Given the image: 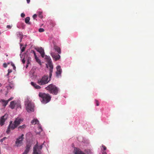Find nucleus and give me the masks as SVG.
Here are the masks:
<instances>
[{
    "label": "nucleus",
    "mask_w": 154,
    "mask_h": 154,
    "mask_svg": "<svg viewBox=\"0 0 154 154\" xmlns=\"http://www.w3.org/2000/svg\"><path fill=\"white\" fill-rule=\"evenodd\" d=\"M47 59V61L49 67V77L48 75H44L42 78L38 79L37 80V84L38 85H42L48 84L51 80L52 73L53 72L54 68L53 65L52 63V61L50 56L46 55Z\"/></svg>",
    "instance_id": "1"
},
{
    "label": "nucleus",
    "mask_w": 154,
    "mask_h": 154,
    "mask_svg": "<svg viewBox=\"0 0 154 154\" xmlns=\"http://www.w3.org/2000/svg\"><path fill=\"white\" fill-rule=\"evenodd\" d=\"M23 120L22 119L17 117L16 118L14 121L13 123H12V121L10 122V124L8 125V129L6 131V132L7 134H9L11 131V130H14L15 128H16L22 122Z\"/></svg>",
    "instance_id": "2"
},
{
    "label": "nucleus",
    "mask_w": 154,
    "mask_h": 154,
    "mask_svg": "<svg viewBox=\"0 0 154 154\" xmlns=\"http://www.w3.org/2000/svg\"><path fill=\"white\" fill-rule=\"evenodd\" d=\"M46 90L48 91L49 92L54 95H57L59 91V88L53 84L48 85L47 87L45 88Z\"/></svg>",
    "instance_id": "3"
},
{
    "label": "nucleus",
    "mask_w": 154,
    "mask_h": 154,
    "mask_svg": "<svg viewBox=\"0 0 154 154\" xmlns=\"http://www.w3.org/2000/svg\"><path fill=\"white\" fill-rule=\"evenodd\" d=\"M39 96L41 98V102L43 103H48L51 100V96L48 94L39 93Z\"/></svg>",
    "instance_id": "4"
},
{
    "label": "nucleus",
    "mask_w": 154,
    "mask_h": 154,
    "mask_svg": "<svg viewBox=\"0 0 154 154\" xmlns=\"http://www.w3.org/2000/svg\"><path fill=\"white\" fill-rule=\"evenodd\" d=\"M43 145H41L38 146V142L33 147V150L32 154H42L41 150L43 147Z\"/></svg>",
    "instance_id": "5"
},
{
    "label": "nucleus",
    "mask_w": 154,
    "mask_h": 154,
    "mask_svg": "<svg viewBox=\"0 0 154 154\" xmlns=\"http://www.w3.org/2000/svg\"><path fill=\"white\" fill-rule=\"evenodd\" d=\"M9 106L12 109H14L15 108H16L17 109L19 108H20L21 107L20 103L19 101H16V100L11 101Z\"/></svg>",
    "instance_id": "6"
},
{
    "label": "nucleus",
    "mask_w": 154,
    "mask_h": 154,
    "mask_svg": "<svg viewBox=\"0 0 154 154\" xmlns=\"http://www.w3.org/2000/svg\"><path fill=\"white\" fill-rule=\"evenodd\" d=\"M24 135L22 134L21 136L17 138L15 141V146L17 147H20L23 144V140L24 139Z\"/></svg>",
    "instance_id": "7"
},
{
    "label": "nucleus",
    "mask_w": 154,
    "mask_h": 154,
    "mask_svg": "<svg viewBox=\"0 0 154 154\" xmlns=\"http://www.w3.org/2000/svg\"><path fill=\"white\" fill-rule=\"evenodd\" d=\"M26 109L27 112H30L34 111V103L30 102H28L26 104Z\"/></svg>",
    "instance_id": "8"
},
{
    "label": "nucleus",
    "mask_w": 154,
    "mask_h": 154,
    "mask_svg": "<svg viewBox=\"0 0 154 154\" xmlns=\"http://www.w3.org/2000/svg\"><path fill=\"white\" fill-rule=\"evenodd\" d=\"M8 117V115L5 114L0 118V125L2 126L4 125L5 122Z\"/></svg>",
    "instance_id": "9"
},
{
    "label": "nucleus",
    "mask_w": 154,
    "mask_h": 154,
    "mask_svg": "<svg viewBox=\"0 0 154 154\" xmlns=\"http://www.w3.org/2000/svg\"><path fill=\"white\" fill-rule=\"evenodd\" d=\"M51 55L52 58L55 61L58 60L60 58V56L59 54H57L54 52H51Z\"/></svg>",
    "instance_id": "10"
},
{
    "label": "nucleus",
    "mask_w": 154,
    "mask_h": 154,
    "mask_svg": "<svg viewBox=\"0 0 154 154\" xmlns=\"http://www.w3.org/2000/svg\"><path fill=\"white\" fill-rule=\"evenodd\" d=\"M0 103L1 105H2V107L5 108L8 104L7 100H5L3 99H0Z\"/></svg>",
    "instance_id": "11"
},
{
    "label": "nucleus",
    "mask_w": 154,
    "mask_h": 154,
    "mask_svg": "<svg viewBox=\"0 0 154 154\" xmlns=\"http://www.w3.org/2000/svg\"><path fill=\"white\" fill-rule=\"evenodd\" d=\"M57 71L56 72V75L57 76H59L62 73V69L61 68V66H58L56 67Z\"/></svg>",
    "instance_id": "12"
},
{
    "label": "nucleus",
    "mask_w": 154,
    "mask_h": 154,
    "mask_svg": "<svg viewBox=\"0 0 154 154\" xmlns=\"http://www.w3.org/2000/svg\"><path fill=\"white\" fill-rule=\"evenodd\" d=\"M74 154H85L84 153L82 152L81 151L80 149H78L77 148L75 147L73 151Z\"/></svg>",
    "instance_id": "13"
},
{
    "label": "nucleus",
    "mask_w": 154,
    "mask_h": 154,
    "mask_svg": "<svg viewBox=\"0 0 154 154\" xmlns=\"http://www.w3.org/2000/svg\"><path fill=\"white\" fill-rule=\"evenodd\" d=\"M31 146L30 144H27L26 147V149L24 150L23 154H27L30 150V148Z\"/></svg>",
    "instance_id": "14"
},
{
    "label": "nucleus",
    "mask_w": 154,
    "mask_h": 154,
    "mask_svg": "<svg viewBox=\"0 0 154 154\" xmlns=\"http://www.w3.org/2000/svg\"><path fill=\"white\" fill-rule=\"evenodd\" d=\"M37 51L40 54L42 57H44L45 54L44 50L42 47H41L38 49Z\"/></svg>",
    "instance_id": "15"
},
{
    "label": "nucleus",
    "mask_w": 154,
    "mask_h": 154,
    "mask_svg": "<svg viewBox=\"0 0 154 154\" xmlns=\"http://www.w3.org/2000/svg\"><path fill=\"white\" fill-rule=\"evenodd\" d=\"M31 84L33 86V87L36 89H40L41 88L40 86L37 85V84H36V83L34 82H31Z\"/></svg>",
    "instance_id": "16"
},
{
    "label": "nucleus",
    "mask_w": 154,
    "mask_h": 154,
    "mask_svg": "<svg viewBox=\"0 0 154 154\" xmlns=\"http://www.w3.org/2000/svg\"><path fill=\"white\" fill-rule=\"evenodd\" d=\"M31 84L33 86V87L36 89H40L41 88L40 86L37 85V84H36V83L34 82H31Z\"/></svg>",
    "instance_id": "17"
},
{
    "label": "nucleus",
    "mask_w": 154,
    "mask_h": 154,
    "mask_svg": "<svg viewBox=\"0 0 154 154\" xmlns=\"http://www.w3.org/2000/svg\"><path fill=\"white\" fill-rule=\"evenodd\" d=\"M54 49L57 51L59 54L61 53V50L59 47L56 45H54Z\"/></svg>",
    "instance_id": "18"
},
{
    "label": "nucleus",
    "mask_w": 154,
    "mask_h": 154,
    "mask_svg": "<svg viewBox=\"0 0 154 154\" xmlns=\"http://www.w3.org/2000/svg\"><path fill=\"white\" fill-rule=\"evenodd\" d=\"M33 53L34 54V55L35 56V59L36 60V61L38 62V63H39L40 65H41V62L40 60L38 58V57H37L36 54L35 52L34 51H33Z\"/></svg>",
    "instance_id": "19"
},
{
    "label": "nucleus",
    "mask_w": 154,
    "mask_h": 154,
    "mask_svg": "<svg viewBox=\"0 0 154 154\" xmlns=\"http://www.w3.org/2000/svg\"><path fill=\"white\" fill-rule=\"evenodd\" d=\"M16 34L18 37H20V42H21L22 41V39L23 37L22 32H16Z\"/></svg>",
    "instance_id": "20"
},
{
    "label": "nucleus",
    "mask_w": 154,
    "mask_h": 154,
    "mask_svg": "<svg viewBox=\"0 0 154 154\" xmlns=\"http://www.w3.org/2000/svg\"><path fill=\"white\" fill-rule=\"evenodd\" d=\"M39 121L37 119H34L31 121V123L32 124H38L39 123Z\"/></svg>",
    "instance_id": "21"
},
{
    "label": "nucleus",
    "mask_w": 154,
    "mask_h": 154,
    "mask_svg": "<svg viewBox=\"0 0 154 154\" xmlns=\"http://www.w3.org/2000/svg\"><path fill=\"white\" fill-rule=\"evenodd\" d=\"M26 127V126L25 124H24L22 126H20L18 128V130H22L23 129L25 128Z\"/></svg>",
    "instance_id": "22"
},
{
    "label": "nucleus",
    "mask_w": 154,
    "mask_h": 154,
    "mask_svg": "<svg viewBox=\"0 0 154 154\" xmlns=\"http://www.w3.org/2000/svg\"><path fill=\"white\" fill-rule=\"evenodd\" d=\"M30 20V18L29 17H27L25 19V22L27 23L30 24V23H29Z\"/></svg>",
    "instance_id": "23"
},
{
    "label": "nucleus",
    "mask_w": 154,
    "mask_h": 154,
    "mask_svg": "<svg viewBox=\"0 0 154 154\" xmlns=\"http://www.w3.org/2000/svg\"><path fill=\"white\" fill-rule=\"evenodd\" d=\"M52 27H54L56 25L55 23L53 21H51L50 23Z\"/></svg>",
    "instance_id": "24"
},
{
    "label": "nucleus",
    "mask_w": 154,
    "mask_h": 154,
    "mask_svg": "<svg viewBox=\"0 0 154 154\" xmlns=\"http://www.w3.org/2000/svg\"><path fill=\"white\" fill-rule=\"evenodd\" d=\"M38 31L40 32H42L45 31V30L43 28H40L38 29Z\"/></svg>",
    "instance_id": "25"
},
{
    "label": "nucleus",
    "mask_w": 154,
    "mask_h": 154,
    "mask_svg": "<svg viewBox=\"0 0 154 154\" xmlns=\"http://www.w3.org/2000/svg\"><path fill=\"white\" fill-rule=\"evenodd\" d=\"M30 61L27 60V64L26 65V68H27V67L28 66V65L30 64Z\"/></svg>",
    "instance_id": "26"
},
{
    "label": "nucleus",
    "mask_w": 154,
    "mask_h": 154,
    "mask_svg": "<svg viewBox=\"0 0 154 154\" xmlns=\"http://www.w3.org/2000/svg\"><path fill=\"white\" fill-rule=\"evenodd\" d=\"M95 101H96V106H99V102L98 100H95Z\"/></svg>",
    "instance_id": "27"
},
{
    "label": "nucleus",
    "mask_w": 154,
    "mask_h": 154,
    "mask_svg": "<svg viewBox=\"0 0 154 154\" xmlns=\"http://www.w3.org/2000/svg\"><path fill=\"white\" fill-rule=\"evenodd\" d=\"M37 17V15L36 14H34L33 15L32 17L34 19H35Z\"/></svg>",
    "instance_id": "28"
},
{
    "label": "nucleus",
    "mask_w": 154,
    "mask_h": 154,
    "mask_svg": "<svg viewBox=\"0 0 154 154\" xmlns=\"http://www.w3.org/2000/svg\"><path fill=\"white\" fill-rule=\"evenodd\" d=\"M102 147L103 148V150H105L106 149V147L105 146H104V145H102Z\"/></svg>",
    "instance_id": "29"
},
{
    "label": "nucleus",
    "mask_w": 154,
    "mask_h": 154,
    "mask_svg": "<svg viewBox=\"0 0 154 154\" xmlns=\"http://www.w3.org/2000/svg\"><path fill=\"white\" fill-rule=\"evenodd\" d=\"M13 99V97H11L8 100H7L8 103L9 102V101H10V100H12Z\"/></svg>",
    "instance_id": "30"
},
{
    "label": "nucleus",
    "mask_w": 154,
    "mask_h": 154,
    "mask_svg": "<svg viewBox=\"0 0 154 154\" xmlns=\"http://www.w3.org/2000/svg\"><path fill=\"white\" fill-rule=\"evenodd\" d=\"M7 66L6 63H4L3 64V66L5 68H6L7 67Z\"/></svg>",
    "instance_id": "31"
},
{
    "label": "nucleus",
    "mask_w": 154,
    "mask_h": 154,
    "mask_svg": "<svg viewBox=\"0 0 154 154\" xmlns=\"http://www.w3.org/2000/svg\"><path fill=\"white\" fill-rule=\"evenodd\" d=\"M25 47H23L21 49L22 52H24L25 50Z\"/></svg>",
    "instance_id": "32"
},
{
    "label": "nucleus",
    "mask_w": 154,
    "mask_h": 154,
    "mask_svg": "<svg viewBox=\"0 0 154 154\" xmlns=\"http://www.w3.org/2000/svg\"><path fill=\"white\" fill-rule=\"evenodd\" d=\"M11 27L12 26H11L10 25H7V28L10 29H11Z\"/></svg>",
    "instance_id": "33"
},
{
    "label": "nucleus",
    "mask_w": 154,
    "mask_h": 154,
    "mask_svg": "<svg viewBox=\"0 0 154 154\" xmlns=\"http://www.w3.org/2000/svg\"><path fill=\"white\" fill-rule=\"evenodd\" d=\"M21 17H24L25 16V14L24 13H22L21 15Z\"/></svg>",
    "instance_id": "34"
},
{
    "label": "nucleus",
    "mask_w": 154,
    "mask_h": 154,
    "mask_svg": "<svg viewBox=\"0 0 154 154\" xmlns=\"http://www.w3.org/2000/svg\"><path fill=\"white\" fill-rule=\"evenodd\" d=\"M22 62L23 63V64H24L25 62V60L24 59V58H23L22 59Z\"/></svg>",
    "instance_id": "35"
},
{
    "label": "nucleus",
    "mask_w": 154,
    "mask_h": 154,
    "mask_svg": "<svg viewBox=\"0 0 154 154\" xmlns=\"http://www.w3.org/2000/svg\"><path fill=\"white\" fill-rule=\"evenodd\" d=\"M12 70L11 69H8V73H11L12 72Z\"/></svg>",
    "instance_id": "36"
},
{
    "label": "nucleus",
    "mask_w": 154,
    "mask_h": 154,
    "mask_svg": "<svg viewBox=\"0 0 154 154\" xmlns=\"http://www.w3.org/2000/svg\"><path fill=\"white\" fill-rule=\"evenodd\" d=\"M31 58L29 57L27 59V60H29V61H31Z\"/></svg>",
    "instance_id": "37"
},
{
    "label": "nucleus",
    "mask_w": 154,
    "mask_h": 154,
    "mask_svg": "<svg viewBox=\"0 0 154 154\" xmlns=\"http://www.w3.org/2000/svg\"><path fill=\"white\" fill-rule=\"evenodd\" d=\"M102 153L103 154H107L106 152L105 151H103Z\"/></svg>",
    "instance_id": "38"
},
{
    "label": "nucleus",
    "mask_w": 154,
    "mask_h": 154,
    "mask_svg": "<svg viewBox=\"0 0 154 154\" xmlns=\"http://www.w3.org/2000/svg\"><path fill=\"white\" fill-rule=\"evenodd\" d=\"M6 138V137H4L3 138V139H1V141L2 142L3 141V140H4Z\"/></svg>",
    "instance_id": "39"
},
{
    "label": "nucleus",
    "mask_w": 154,
    "mask_h": 154,
    "mask_svg": "<svg viewBox=\"0 0 154 154\" xmlns=\"http://www.w3.org/2000/svg\"><path fill=\"white\" fill-rule=\"evenodd\" d=\"M39 129H40V131H42V129L41 127H39Z\"/></svg>",
    "instance_id": "40"
},
{
    "label": "nucleus",
    "mask_w": 154,
    "mask_h": 154,
    "mask_svg": "<svg viewBox=\"0 0 154 154\" xmlns=\"http://www.w3.org/2000/svg\"><path fill=\"white\" fill-rule=\"evenodd\" d=\"M28 3H29L30 2V0H26Z\"/></svg>",
    "instance_id": "41"
},
{
    "label": "nucleus",
    "mask_w": 154,
    "mask_h": 154,
    "mask_svg": "<svg viewBox=\"0 0 154 154\" xmlns=\"http://www.w3.org/2000/svg\"><path fill=\"white\" fill-rule=\"evenodd\" d=\"M9 72H8V74H7L6 76H9Z\"/></svg>",
    "instance_id": "42"
},
{
    "label": "nucleus",
    "mask_w": 154,
    "mask_h": 154,
    "mask_svg": "<svg viewBox=\"0 0 154 154\" xmlns=\"http://www.w3.org/2000/svg\"><path fill=\"white\" fill-rule=\"evenodd\" d=\"M13 69H16V67L15 66H14L13 67Z\"/></svg>",
    "instance_id": "43"
},
{
    "label": "nucleus",
    "mask_w": 154,
    "mask_h": 154,
    "mask_svg": "<svg viewBox=\"0 0 154 154\" xmlns=\"http://www.w3.org/2000/svg\"><path fill=\"white\" fill-rule=\"evenodd\" d=\"M11 65H12V66H13V67L14 66V64H11Z\"/></svg>",
    "instance_id": "44"
},
{
    "label": "nucleus",
    "mask_w": 154,
    "mask_h": 154,
    "mask_svg": "<svg viewBox=\"0 0 154 154\" xmlns=\"http://www.w3.org/2000/svg\"><path fill=\"white\" fill-rule=\"evenodd\" d=\"M2 85L1 84V83H0V87H1V86Z\"/></svg>",
    "instance_id": "45"
},
{
    "label": "nucleus",
    "mask_w": 154,
    "mask_h": 154,
    "mask_svg": "<svg viewBox=\"0 0 154 154\" xmlns=\"http://www.w3.org/2000/svg\"><path fill=\"white\" fill-rule=\"evenodd\" d=\"M39 17H40L41 18H42V16H40Z\"/></svg>",
    "instance_id": "46"
},
{
    "label": "nucleus",
    "mask_w": 154,
    "mask_h": 154,
    "mask_svg": "<svg viewBox=\"0 0 154 154\" xmlns=\"http://www.w3.org/2000/svg\"><path fill=\"white\" fill-rule=\"evenodd\" d=\"M20 45L21 46H22V44H20Z\"/></svg>",
    "instance_id": "47"
},
{
    "label": "nucleus",
    "mask_w": 154,
    "mask_h": 154,
    "mask_svg": "<svg viewBox=\"0 0 154 154\" xmlns=\"http://www.w3.org/2000/svg\"><path fill=\"white\" fill-rule=\"evenodd\" d=\"M1 32L0 31V35H1Z\"/></svg>",
    "instance_id": "48"
},
{
    "label": "nucleus",
    "mask_w": 154,
    "mask_h": 154,
    "mask_svg": "<svg viewBox=\"0 0 154 154\" xmlns=\"http://www.w3.org/2000/svg\"><path fill=\"white\" fill-rule=\"evenodd\" d=\"M6 56H8V55H6Z\"/></svg>",
    "instance_id": "49"
},
{
    "label": "nucleus",
    "mask_w": 154,
    "mask_h": 154,
    "mask_svg": "<svg viewBox=\"0 0 154 154\" xmlns=\"http://www.w3.org/2000/svg\"><path fill=\"white\" fill-rule=\"evenodd\" d=\"M1 47V46H0V47Z\"/></svg>",
    "instance_id": "50"
}]
</instances>
